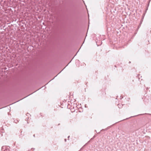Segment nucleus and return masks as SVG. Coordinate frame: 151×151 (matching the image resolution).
<instances>
[{
	"mask_svg": "<svg viewBox=\"0 0 151 151\" xmlns=\"http://www.w3.org/2000/svg\"><path fill=\"white\" fill-rule=\"evenodd\" d=\"M5 147L6 148L4 150V151H12L10 150L9 149L10 147Z\"/></svg>",
	"mask_w": 151,
	"mask_h": 151,
	"instance_id": "1",
	"label": "nucleus"
},
{
	"mask_svg": "<svg viewBox=\"0 0 151 151\" xmlns=\"http://www.w3.org/2000/svg\"><path fill=\"white\" fill-rule=\"evenodd\" d=\"M121 105V104H119L118 105V107H119V106H120Z\"/></svg>",
	"mask_w": 151,
	"mask_h": 151,
	"instance_id": "2",
	"label": "nucleus"
},
{
	"mask_svg": "<svg viewBox=\"0 0 151 151\" xmlns=\"http://www.w3.org/2000/svg\"><path fill=\"white\" fill-rule=\"evenodd\" d=\"M65 142L66 141V139H65Z\"/></svg>",
	"mask_w": 151,
	"mask_h": 151,
	"instance_id": "3",
	"label": "nucleus"
},
{
	"mask_svg": "<svg viewBox=\"0 0 151 151\" xmlns=\"http://www.w3.org/2000/svg\"><path fill=\"white\" fill-rule=\"evenodd\" d=\"M69 137H70V136H69L68 137V138H69Z\"/></svg>",
	"mask_w": 151,
	"mask_h": 151,
	"instance_id": "4",
	"label": "nucleus"
},
{
	"mask_svg": "<svg viewBox=\"0 0 151 151\" xmlns=\"http://www.w3.org/2000/svg\"><path fill=\"white\" fill-rule=\"evenodd\" d=\"M93 138H91V139H93Z\"/></svg>",
	"mask_w": 151,
	"mask_h": 151,
	"instance_id": "5",
	"label": "nucleus"
}]
</instances>
